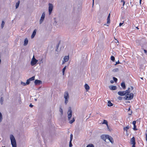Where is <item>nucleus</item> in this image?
<instances>
[{"instance_id":"1","label":"nucleus","mask_w":147,"mask_h":147,"mask_svg":"<svg viewBox=\"0 0 147 147\" xmlns=\"http://www.w3.org/2000/svg\"><path fill=\"white\" fill-rule=\"evenodd\" d=\"M128 90H127L125 92L124 94H125V96L123 97V99L125 100H129L132 99L134 97L133 93H130V91H128Z\"/></svg>"},{"instance_id":"2","label":"nucleus","mask_w":147,"mask_h":147,"mask_svg":"<svg viewBox=\"0 0 147 147\" xmlns=\"http://www.w3.org/2000/svg\"><path fill=\"white\" fill-rule=\"evenodd\" d=\"M67 114L68 119L69 120V123L70 124H72L75 121V120L74 118H73L72 120H70L72 116V111L70 108L68 110Z\"/></svg>"},{"instance_id":"3","label":"nucleus","mask_w":147,"mask_h":147,"mask_svg":"<svg viewBox=\"0 0 147 147\" xmlns=\"http://www.w3.org/2000/svg\"><path fill=\"white\" fill-rule=\"evenodd\" d=\"M10 137L12 147H17L16 142L14 137L13 135H10Z\"/></svg>"},{"instance_id":"4","label":"nucleus","mask_w":147,"mask_h":147,"mask_svg":"<svg viewBox=\"0 0 147 147\" xmlns=\"http://www.w3.org/2000/svg\"><path fill=\"white\" fill-rule=\"evenodd\" d=\"M64 98H65V103L66 105L68 102V99L69 98V94L67 92H66L64 93Z\"/></svg>"},{"instance_id":"5","label":"nucleus","mask_w":147,"mask_h":147,"mask_svg":"<svg viewBox=\"0 0 147 147\" xmlns=\"http://www.w3.org/2000/svg\"><path fill=\"white\" fill-rule=\"evenodd\" d=\"M130 143L131 144H132V147H136V141L134 137H133L131 139Z\"/></svg>"},{"instance_id":"6","label":"nucleus","mask_w":147,"mask_h":147,"mask_svg":"<svg viewBox=\"0 0 147 147\" xmlns=\"http://www.w3.org/2000/svg\"><path fill=\"white\" fill-rule=\"evenodd\" d=\"M38 61V60H36L33 56L31 62V64H36Z\"/></svg>"},{"instance_id":"7","label":"nucleus","mask_w":147,"mask_h":147,"mask_svg":"<svg viewBox=\"0 0 147 147\" xmlns=\"http://www.w3.org/2000/svg\"><path fill=\"white\" fill-rule=\"evenodd\" d=\"M108 135L102 134L100 136V138L101 139L103 140L105 142H106V139H107V136Z\"/></svg>"},{"instance_id":"8","label":"nucleus","mask_w":147,"mask_h":147,"mask_svg":"<svg viewBox=\"0 0 147 147\" xmlns=\"http://www.w3.org/2000/svg\"><path fill=\"white\" fill-rule=\"evenodd\" d=\"M49 15H50L53 9V5L52 4L49 3Z\"/></svg>"},{"instance_id":"9","label":"nucleus","mask_w":147,"mask_h":147,"mask_svg":"<svg viewBox=\"0 0 147 147\" xmlns=\"http://www.w3.org/2000/svg\"><path fill=\"white\" fill-rule=\"evenodd\" d=\"M45 17V13L44 12L43 13L40 20V24H41L44 20Z\"/></svg>"},{"instance_id":"10","label":"nucleus","mask_w":147,"mask_h":147,"mask_svg":"<svg viewBox=\"0 0 147 147\" xmlns=\"http://www.w3.org/2000/svg\"><path fill=\"white\" fill-rule=\"evenodd\" d=\"M69 59V56H65L63 58V61L62 64L65 63V62L67 61Z\"/></svg>"},{"instance_id":"11","label":"nucleus","mask_w":147,"mask_h":147,"mask_svg":"<svg viewBox=\"0 0 147 147\" xmlns=\"http://www.w3.org/2000/svg\"><path fill=\"white\" fill-rule=\"evenodd\" d=\"M73 135L72 134H71L70 135V141L69 142V147H71L72 146V144L71 142L73 139Z\"/></svg>"},{"instance_id":"12","label":"nucleus","mask_w":147,"mask_h":147,"mask_svg":"<svg viewBox=\"0 0 147 147\" xmlns=\"http://www.w3.org/2000/svg\"><path fill=\"white\" fill-rule=\"evenodd\" d=\"M107 138V139H108L112 144H113V143L114 142L113 139L111 136H109V135H108Z\"/></svg>"},{"instance_id":"13","label":"nucleus","mask_w":147,"mask_h":147,"mask_svg":"<svg viewBox=\"0 0 147 147\" xmlns=\"http://www.w3.org/2000/svg\"><path fill=\"white\" fill-rule=\"evenodd\" d=\"M34 84L35 85H39L41 84L42 82L40 80H36L34 81Z\"/></svg>"},{"instance_id":"14","label":"nucleus","mask_w":147,"mask_h":147,"mask_svg":"<svg viewBox=\"0 0 147 147\" xmlns=\"http://www.w3.org/2000/svg\"><path fill=\"white\" fill-rule=\"evenodd\" d=\"M125 92L123 91H119L117 92L118 95L121 96H123L125 95V94H124Z\"/></svg>"},{"instance_id":"15","label":"nucleus","mask_w":147,"mask_h":147,"mask_svg":"<svg viewBox=\"0 0 147 147\" xmlns=\"http://www.w3.org/2000/svg\"><path fill=\"white\" fill-rule=\"evenodd\" d=\"M109 88L111 90H115L117 89V87L116 86H112L109 87Z\"/></svg>"},{"instance_id":"16","label":"nucleus","mask_w":147,"mask_h":147,"mask_svg":"<svg viewBox=\"0 0 147 147\" xmlns=\"http://www.w3.org/2000/svg\"><path fill=\"white\" fill-rule=\"evenodd\" d=\"M107 24H109L110 23V14L109 13L107 19Z\"/></svg>"},{"instance_id":"17","label":"nucleus","mask_w":147,"mask_h":147,"mask_svg":"<svg viewBox=\"0 0 147 147\" xmlns=\"http://www.w3.org/2000/svg\"><path fill=\"white\" fill-rule=\"evenodd\" d=\"M121 86L122 87L123 89H125L126 88V86L125 83L124 82H122L121 84Z\"/></svg>"},{"instance_id":"18","label":"nucleus","mask_w":147,"mask_h":147,"mask_svg":"<svg viewBox=\"0 0 147 147\" xmlns=\"http://www.w3.org/2000/svg\"><path fill=\"white\" fill-rule=\"evenodd\" d=\"M36 30L35 29L34 30V31L33 32V33L32 34V35L31 36V38H33L36 35Z\"/></svg>"},{"instance_id":"19","label":"nucleus","mask_w":147,"mask_h":147,"mask_svg":"<svg viewBox=\"0 0 147 147\" xmlns=\"http://www.w3.org/2000/svg\"><path fill=\"white\" fill-rule=\"evenodd\" d=\"M85 88L86 90V91H88V90L90 89V87L87 84H86L84 85Z\"/></svg>"},{"instance_id":"20","label":"nucleus","mask_w":147,"mask_h":147,"mask_svg":"<svg viewBox=\"0 0 147 147\" xmlns=\"http://www.w3.org/2000/svg\"><path fill=\"white\" fill-rule=\"evenodd\" d=\"M113 105V104L111 102L110 100L108 102V106L109 107H111Z\"/></svg>"},{"instance_id":"21","label":"nucleus","mask_w":147,"mask_h":147,"mask_svg":"<svg viewBox=\"0 0 147 147\" xmlns=\"http://www.w3.org/2000/svg\"><path fill=\"white\" fill-rule=\"evenodd\" d=\"M28 40L27 38H26L24 41V45H26L28 43Z\"/></svg>"},{"instance_id":"22","label":"nucleus","mask_w":147,"mask_h":147,"mask_svg":"<svg viewBox=\"0 0 147 147\" xmlns=\"http://www.w3.org/2000/svg\"><path fill=\"white\" fill-rule=\"evenodd\" d=\"M111 59L113 62H115V58L113 56H111Z\"/></svg>"},{"instance_id":"23","label":"nucleus","mask_w":147,"mask_h":147,"mask_svg":"<svg viewBox=\"0 0 147 147\" xmlns=\"http://www.w3.org/2000/svg\"><path fill=\"white\" fill-rule=\"evenodd\" d=\"M35 76H33L31 78H29L28 79L30 81H32L34 80L35 79Z\"/></svg>"},{"instance_id":"24","label":"nucleus","mask_w":147,"mask_h":147,"mask_svg":"<svg viewBox=\"0 0 147 147\" xmlns=\"http://www.w3.org/2000/svg\"><path fill=\"white\" fill-rule=\"evenodd\" d=\"M102 124H106L107 125V126L108 127L107 121L106 120H104L103 121L102 123Z\"/></svg>"},{"instance_id":"25","label":"nucleus","mask_w":147,"mask_h":147,"mask_svg":"<svg viewBox=\"0 0 147 147\" xmlns=\"http://www.w3.org/2000/svg\"><path fill=\"white\" fill-rule=\"evenodd\" d=\"M19 4H20V1H18L16 3V9L18 7L19 5Z\"/></svg>"},{"instance_id":"26","label":"nucleus","mask_w":147,"mask_h":147,"mask_svg":"<svg viewBox=\"0 0 147 147\" xmlns=\"http://www.w3.org/2000/svg\"><path fill=\"white\" fill-rule=\"evenodd\" d=\"M129 129V126H127L125 127H124L123 129L124 130L126 131H127V130Z\"/></svg>"},{"instance_id":"27","label":"nucleus","mask_w":147,"mask_h":147,"mask_svg":"<svg viewBox=\"0 0 147 147\" xmlns=\"http://www.w3.org/2000/svg\"><path fill=\"white\" fill-rule=\"evenodd\" d=\"M3 97H1L0 99V103L1 105H2L3 103Z\"/></svg>"},{"instance_id":"28","label":"nucleus","mask_w":147,"mask_h":147,"mask_svg":"<svg viewBox=\"0 0 147 147\" xmlns=\"http://www.w3.org/2000/svg\"><path fill=\"white\" fill-rule=\"evenodd\" d=\"M66 66H65L63 69L62 73L63 75H64V74L65 71V69H66Z\"/></svg>"},{"instance_id":"29","label":"nucleus","mask_w":147,"mask_h":147,"mask_svg":"<svg viewBox=\"0 0 147 147\" xmlns=\"http://www.w3.org/2000/svg\"><path fill=\"white\" fill-rule=\"evenodd\" d=\"M59 111L61 113V115H62L63 114V111L62 109L60 107L59 109Z\"/></svg>"},{"instance_id":"30","label":"nucleus","mask_w":147,"mask_h":147,"mask_svg":"<svg viewBox=\"0 0 147 147\" xmlns=\"http://www.w3.org/2000/svg\"><path fill=\"white\" fill-rule=\"evenodd\" d=\"M119 71V69L118 68H115L113 69V71L114 72H117Z\"/></svg>"},{"instance_id":"31","label":"nucleus","mask_w":147,"mask_h":147,"mask_svg":"<svg viewBox=\"0 0 147 147\" xmlns=\"http://www.w3.org/2000/svg\"><path fill=\"white\" fill-rule=\"evenodd\" d=\"M5 24V23L3 21H2L1 25V27L2 28H3V27H4Z\"/></svg>"},{"instance_id":"32","label":"nucleus","mask_w":147,"mask_h":147,"mask_svg":"<svg viewBox=\"0 0 147 147\" xmlns=\"http://www.w3.org/2000/svg\"><path fill=\"white\" fill-rule=\"evenodd\" d=\"M133 129L135 130H137V129L136 128V125H134V127L133 128Z\"/></svg>"},{"instance_id":"33","label":"nucleus","mask_w":147,"mask_h":147,"mask_svg":"<svg viewBox=\"0 0 147 147\" xmlns=\"http://www.w3.org/2000/svg\"><path fill=\"white\" fill-rule=\"evenodd\" d=\"M113 80H114V81L115 82H116L117 81V78H116L115 77H113Z\"/></svg>"},{"instance_id":"34","label":"nucleus","mask_w":147,"mask_h":147,"mask_svg":"<svg viewBox=\"0 0 147 147\" xmlns=\"http://www.w3.org/2000/svg\"><path fill=\"white\" fill-rule=\"evenodd\" d=\"M21 84L23 86H25L26 85V83L22 82H21Z\"/></svg>"},{"instance_id":"35","label":"nucleus","mask_w":147,"mask_h":147,"mask_svg":"<svg viewBox=\"0 0 147 147\" xmlns=\"http://www.w3.org/2000/svg\"><path fill=\"white\" fill-rule=\"evenodd\" d=\"M30 81L29 79L27 80L26 83V85L29 84L30 83Z\"/></svg>"},{"instance_id":"36","label":"nucleus","mask_w":147,"mask_h":147,"mask_svg":"<svg viewBox=\"0 0 147 147\" xmlns=\"http://www.w3.org/2000/svg\"><path fill=\"white\" fill-rule=\"evenodd\" d=\"M123 98L121 96H119L118 98V99L120 100H122Z\"/></svg>"},{"instance_id":"37","label":"nucleus","mask_w":147,"mask_h":147,"mask_svg":"<svg viewBox=\"0 0 147 147\" xmlns=\"http://www.w3.org/2000/svg\"><path fill=\"white\" fill-rule=\"evenodd\" d=\"M136 121H133L132 124L133 125H136Z\"/></svg>"},{"instance_id":"38","label":"nucleus","mask_w":147,"mask_h":147,"mask_svg":"<svg viewBox=\"0 0 147 147\" xmlns=\"http://www.w3.org/2000/svg\"><path fill=\"white\" fill-rule=\"evenodd\" d=\"M86 147H92V144H90L88 145Z\"/></svg>"},{"instance_id":"39","label":"nucleus","mask_w":147,"mask_h":147,"mask_svg":"<svg viewBox=\"0 0 147 147\" xmlns=\"http://www.w3.org/2000/svg\"><path fill=\"white\" fill-rule=\"evenodd\" d=\"M132 113V112L131 111H130L128 113V115H131Z\"/></svg>"},{"instance_id":"40","label":"nucleus","mask_w":147,"mask_h":147,"mask_svg":"<svg viewBox=\"0 0 147 147\" xmlns=\"http://www.w3.org/2000/svg\"><path fill=\"white\" fill-rule=\"evenodd\" d=\"M121 2H123V6L125 4V2L124 1V0H121Z\"/></svg>"},{"instance_id":"41","label":"nucleus","mask_w":147,"mask_h":147,"mask_svg":"<svg viewBox=\"0 0 147 147\" xmlns=\"http://www.w3.org/2000/svg\"><path fill=\"white\" fill-rule=\"evenodd\" d=\"M119 63H120L121 64V63H120L119 62V60L118 61H116V62H115V64H119Z\"/></svg>"},{"instance_id":"42","label":"nucleus","mask_w":147,"mask_h":147,"mask_svg":"<svg viewBox=\"0 0 147 147\" xmlns=\"http://www.w3.org/2000/svg\"><path fill=\"white\" fill-rule=\"evenodd\" d=\"M123 23H120L119 24V26H122V25L123 24Z\"/></svg>"},{"instance_id":"43","label":"nucleus","mask_w":147,"mask_h":147,"mask_svg":"<svg viewBox=\"0 0 147 147\" xmlns=\"http://www.w3.org/2000/svg\"><path fill=\"white\" fill-rule=\"evenodd\" d=\"M29 106L31 107H33V105H32L31 103L30 104Z\"/></svg>"},{"instance_id":"44","label":"nucleus","mask_w":147,"mask_h":147,"mask_svg":"<svg viewBox=\"0 0 147 147\" xmlns=\"http://www.w3.org/2000/svg\"><path fill=\"white\" fill-rule=\"evenodd\" d=\"M110 82L111 84H113L114 83V81L113 80H111L110 81Z\"/></svg>"},{"instance_id":"45","label":"nucleus","mask_w":147,"mask_h":147,"mask_svg":"<svg viewBox=\"0 0 147 147\" xmlns=\"http://www.w3.org/2000/svg\"><path fill=\"white\" fill-rule=\"evenodd\" d=\"M144 51L145 53H147V51L146 50L144 49Z\"/></svg>"},{"instance_id":"46","label":"nucleus","mask_w":147,"mask_h":147,"mask_svg":"<svg viewBox=\"0 0 147 147\" xmlns=\"http://www.w3.org/2000/svg\"><path fill=\"white\" fill-rule=\"evenodd\" d=\"M94 0H92V7H93L94 5Z\"/></svg>"},{"instance_id":"47","label":"nucleus","mask_w":147,"mask_h":147,"mask_svg":"<svg viewBox=\"0 0 147 147\" xmlns=\"http://www.w3.org/2000/svg\"><path fill=\"white\" fill-rule=\"evenodd\" d=\"M146 140H147V134H146Z\"/></svg>"},{"instance_id":"48","label":"nucleus","mask_w":147,"mask_h":147,"mask_svg":"<svg viewBox=\"0 0 147 147\" xmlns=\"http://www.w3.org/2000/svg\"><path fill=\"white\" fill-rule=\"evenodd\" d=\"M131 90H133V88H133V87H132V86H131Z\"/></svg>"},{"instance_id":"49","label":"nucleus","mask_w":147,"mask_h":147,"mask_svg":"<svg viewBox=\"0 0 147 147\" xmlns=\"http://www.w3.org/2000/svg\"><path fill=\"white\" fill-rule=\"evenodd\" d=\"M130 88H128V89L127 90H128V91H130Z\"/></svg>"},{"instance_id":"50","label":"nucleus","mask_w":147,"mask_h":147,"mask_svg":"<svg viewBox=\"0 0 147 147\" xmlns=\"http://www.w3.org/2000/svg\"><path fill=\"white\" fill-rule=\"evenodd\" d=\"M130 108L129 107V108L128 109V111H130Z\"/></svg>"},{"instance_id":"51","label":"nucleus","mask_w":147,"mask_h":147,"mask_svg":"<svg viewBox=\"0 0 147 147\" xmlns=\"http://www.w3.org/2000/svg\"><path fill=\"white\" fill-rule=\"evenodd\" d=\"M142 0H140V4H141Z\"/></svg>"},{"instance_id":"52","label":"nucleus","mask_w":147,"mask_h":147,"mask_svg":"<svg viewBox=\"0 0 147 147\" xmlns=\"http://www.w3.org/2000/svg\"><path fill=\"white\" fill-rule=\"evenodd\" d=\"M34 100H35V101H36L37 100V99L36 98H35L34 99Z\"/></svg>"},{"instance_id":"53","label":"nucleus","mask_w":147,"mask_h":147,"mask_svg":"<svg viewBox=\"0 0 147 147\" xmlns=\"http://www.w3.org/2000/svg\"><path fill=\"white\" fill-rule=\"evenodd\" d=\"M136 28H137V29H139V28L138 27H136Z\"/></svg>"},{"instance_id":"54","label":"nucleus","mask_w":147,"mask_h":147,"mask_svg":"<svg viewBox=\"0 0 147 147\" xmlns=\"http://www.w3.org/2000/svg\"><path fill=\"white\" fill-rule=\"evenodd\" d=\"M92 147H94V146L93 144H92Z\"/></svg>"},{"instance_id":"55","label":"nucleus","mask_w":147,"mask_h":147,"mask_svg":"<svg viewBox=\"0 0 147 147\" xmlns=\"http://www.w3.org/2000/svg\"><path fill=\"white\" fill-rule=\"evenodd\" d=\"M141 78L142 79H143V78Z\"/></svg>"},{"instance_id":"56","label":"nucleus","mask_w":147,"mask_h":147,"mask_svg":"<svg viewBox=\"0 0 147 147\" xmlns=\"http://www.w3.org/2000/svg\"><path fill=\"white\" fill-rule=\"evenodd\" d=\"M2 147H5V146H2Z\"/></svg>"}]
</instances>
